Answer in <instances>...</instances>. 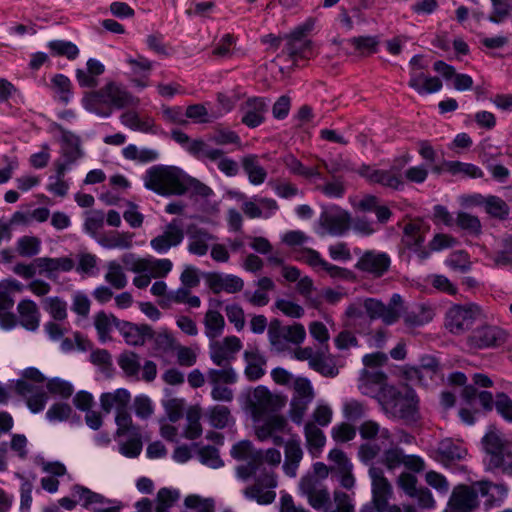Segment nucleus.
<instances>
[{
  "label": "nucleus",
  "mask_w": 512,
  "mask_h": 512,
  "mask_svg": "<svg viewBox=\"0 0 512 512\" xmlns=\"http://www.w3.org/2000/svg\"><path fill=\"white\" fill-rule=\"evenodd\" d=\"M284 405V399L272 394L266 387L258 386L254 389L249 399V408L256 422L255 435L259 441L271 440L276 446L285 443L282 435L290 434L291 427L283 415L275 414Z\"/></svg>",
  "instance_id": "1"
},
{
  "label": "nucleus",
  "mask_w": 512,
  "mask_h": 512,
  "mask_svg": "<svg viewBox=\"0 0 512 512\" xmlns=\"http://www.w3.org/2000/svg\"><path fill=\"white\" fill-rule=\"evenodd\" d=\"M377 399L388 418L402 420L406 425L416 424L420 419L418 396L407 386L400 389L384 385L380 388Z\"/></svg>",
  "instance_id": "2"
},
{
  "label": "nucleus",
  "mask_w": 512,
  "mask_h": 512,
  "mask_svg": "<svg viewBox=\"0 0 512 512\" xmlns=\"http://www.w3.org/2000/svg\"><path fill=\"white\" fill-rule=\"evenodd\" d=\"M82 101L86 110L104 118L112 114V108L137 107L140 102L139 98L116 82H109L99 90L87 93Z\"/></svg>",
  "instance_id": "3"
},
{
  "label": "nucleus",
  "mask_w": 512,
  "mask_h": 512,
  "mask_svg": "<svg viewBox=\"0 0 512 512\" xmlns=\"http://www.w3.org/2000/svg\"><path fill=\"white\" fill-rule=\"evenodd\" d=\"M144 186L161 196L184 195L185 173L176 166L154 165L143 176Z\"/></svg>",
  "instance_id": "4"
},
{
  "label": "nucleus",
  "mask_w": 512,
  "mask_h": 512,
  "mask_svg": "<svg viewBox=\"0 0 512 512\" xmlns=\"http://www.w3.org/2000/svg\"><path fill=\"white\" fill-rule=\"evenodd\" d=\"M46 377L35 367H28L21 372V378L15 381V392L26 398L28 408L32 413H39L48 401L43 389Z\"/></svg>",
  "instance_id": "5"
},
{
  "label": "nucleus",
  "mask_w": 512,
  "mask_h": 512,
  "mask_svg": "<svg viewBox=\"0 0 512 512\" xmlns=\"http://www.w3.org/2000/svg\"><path fill=\"white\" fill-rule=\"evenodd\" d=\"M410 159V155L406 154L395 159L389 169H374L369 165H362L357 172L372 184H379L385 188L398 191L404 188L402 169L410 162Z\"/></svg>",
  "instance_id": "6"
},
{
  "label": "nucleus",
  "mask_w": 512,
  "mask_h": 512,
  "mask_svg": "<svg viewBox=\"0 0 512 512\" xmlns=\"http://www.w3.org/2000/svg\"><path fill=\"white\" fill-rule=\"evenodd\" d=\"M51 129L60 133V157L54 162L60 173L68 171L85 156L81 137L65 129L61 124L53 123Z\"/></svg>",
  "instance_id": "7"
},
{
  "label": "nucleus",
  "mask_w": 512,
  "mask_h": 512,
  "mask_svg": "<svg viewBox=\"0 0 512 512\" xmlns=\"http://www.w3.org/2000/svg\"><path fill=\"white\" fill-rule=\"evenodd\" d=\"M483 443L490 455V467L501 469L504 474L512 476V442L499 432L491 431L484 436Z\"/></svg>",
  "instance_id": "8"
},
{
  "label": "nucleus",
  "mask_w": 512,
  "mask_h": 512,
  "mask_svg": "<svg viewBox=\"0 0 512 512\" xmlns=\"http://www.w3.org/2000/svg\"><path fill=\"white\" fill-rule=\"evenodd\" d=\"M359 434L362 439L368 440V442L361 444L358 449V457L365 464L373 461L381 452V447L377 443L370 442V440L378 437L382 441L392 443L390 430L381 427L380 424L374 420L363 421L359 426Z\"/></svg>",
  "instance_id": "9"
},
{
  "label": "nucleus",
  "mask_w": 512,
  "mask_h": 512,
  "mask_svg": "<svg viewBox=\"0 0 512 512\" xmlns=\"http://www.w3.org/2000/svg\"><path fill=\"white\" fill-rule=\"evenodd\" d=\"M306 338V331L302 324L294 323L283 326L278 319H274L268 326V339L272 349L276 352L288 350L289 344L300 345Z\"/></svg>",
  "instance_id": "10"
},
{
  "label": "nucleus",
  "mask_w": 512,
  "mask_h": 512,
  "mask_svg": "<svg viewBox=\"0 0 512 512\" xmlns=\"http://www.w3.org/2000/svg\"><path fill=\"white\" fill-rule=\"evenodd\" d=\"M311 29L312 25L306 23L285 36L286 42L282 48V54L286 55L293 64H296L299 59H309L313 56V44L307 38V33Z\"/></svg>",
  "instance_id": "11"
},
{
  "label": "nucleus",
  "mask_w": 512,
  "mask_h": 512,
  "mask_svg": "<svg viewBox=\"0 0 512 512\" xmlns=\"http://www.w3.org/2000/svg\"><path fill=\"white\" fill-rule=\"evenodd\" d=\"M277 484L275 473L263 468V471L256 475L254 484L246 487L243 493L246 498L255 500L260 505H268L276 498Z\"/></svg>",
  "instance_id": "12"
},
{
  "label": "nucleus",
  "mask_w": 512,
  "mask_h": 512,
  "mask_svg": "<svg viewBox=\"0 0 512 512\" xmlns=\"http://www.w3.org/2000/svg\"><path fill=\"white\" fill-rule=\"evenodd\" d=\"M192 156L198 160L216 162L218 169L228 177H234L239 172L238 163L224 155L222 149L213 148L206 142H198L191 149Z\"/></svg>",
  "instance_id": "13"
},
{
  "label": "nucleus",
  "mask_w": 512,
  "mask_h": 512,
  "mask_svg": "<svg viewBox=\"0 0 512 512\" xmlns=\"http://www.w3.org/2000/svg\"><path fill=\"white\" fill-rule=\"evenodd\" d=\"M479 314L475 304L453 305L446 312L445 326L453 334H461L469 330Z\"/></svg>",
  "instance_id": "14"
},
{
  "label": "nucleus",
  "mask_w": 512,
  "mask_h": 512,
  "mask_svg": "<svg viewBox=\"0 0 512 512\" xmlns=\"http://www.w3.org/2000/svg\"><path fill=\"white\" fill-rule=\"evenodd\" d=\"M318 234L320 236H341L350 225V214L338 206H333L320 214Z\"/></svg>",
  "instance_id": "15"
},
{
  "label": "nucleus",
  "mask_w": 512,
  "mask_h": 512,
  "mask_svg": "<svg viewBox=\"0 0 512 512\" xmlns=\"http://www.w3.org/2000/svg\"><path fill=\"white\" fill-rule=\"evenodd\" d=\"M73 493L82 502V506L92 512H121L124 507L121 501L106 498L81 485H75Z\"/></svg>",
  "instance_id": "16"
},
{
  "label": "nucleus",
  "mask_w": 512,
  "mask_h": 512,
  "mask_svg": "<svg viewBox=\"0 0 512 512\" xmlns=\"http://www.w3.org/2000/svg\"><path fill=\"white\" fill-rule=\"evenodd\" d=\"M241 348L242 342L237 336H227L221 341L216 339L210 340V359L217 366L230 365Z\"/></svg>",
  "instance_id": "17"
},
{
  "label": "nucleus",
  "mask_w": 512,
  "mask_h": 512,
  "mask_svg": "<svg viewBox=\"0 0 512 512\" xmlns=\"http://www.w3.org/2000/svg\"><path fill=\"white\" fill-rule=\"evenodd\" d=\"M369 476L372 482V502L378 512H385L390 506L388 501L393 494L392 486L379 466L371 465Z\"/></svg>",
  "instance_id": "18"
},
{
  "label": "nucleus",
  "mask_w": 512,
  "mask_h": 512,
  "mask_svg": "<svg viewBox=\"0 0 512 512\" xmlns=\"http://www.w3.org/2000/svg\"><path fill=\"white\" fill-rule=\"evenodd\" d=\"M390 265L391 259L387 253L368 250L360 256L355 268L371 274L375 278H380L389 270Z\"/></svg>",
  "instance_id": "19"
},
{
  "label": "nucleus",
  "mask_w": 512,
  "mask_h": 512,
  "mask_svg": "<svg viewBox=\"0 0 512 512\" xmlns=\"http://www.w3.org/2000/svg\"><path fill=\"white\" fill-rule=\"evenodd\" d=\"M479 505L476 490L467 485L454 487L445 512H471Z\"/></svg>",
  "instance_id": "20"
},
{
  "label": "nucleus",
  "mask_w": 512,
  "mask_h": 512,
  "mask_svg": "<svg viewBox=\"0 0 512 512\" xmlns=\"http://www.w3.org/2000/svg\"><path fill=\"white\" fill-rule=\"evenodd\" d=\"M184 239L182 223L178 219H173L166 225L162 234L156 236L150 241L151 247L159 254L168 252L172 247L178 246Z\"/></svg>",
  "instance_id": "21"
},
{
  "label": "nucleus",
  "mask_w": 512,
  "mask_h": 512,
  "mask_svg": "<svg viewBox=\"0 0 512 512\" xmlns=\"http://www.w3.org/2000/svg\"><path fill=\"white\" fill-rule=\"evenodd\" d=\"M241 121L249 128H255L261 125L265 120L267 103L264 98H248L241 106Z\"/></svg>",
  "instance_id": "22"
},
{
  "label": "nucleus",
  "mask_w": 512,
  "mask_h": 512,
  "mask_svg": "<svg viewBox=\"0 0 512 512\" xmlns=\"http://www.w3.org/2000/svg\"><path fill=\"white\" fill-rule=\"evenodd\" d=\"M467 456V449L459 442L450 438L441 440L435 451V459L444 466H450L462 461Z\"/></svg>",
  "instance_id": "23"
},
{
  "label": "nucleus",
  "mask_w": 512,
  "mask_h": 512,
  "mask_svg": "<svg viewBox=\"0 0 512 512\" xmlns=\"http://www.w3.org/2000/svg\"><path fill=\"white\" fill-rule=\"evenodd\" d=\"M38 274L45 275L48 279H56L59 272H70L75 267L72 258L64 256L59 258L39 257L35 259Z\"/></svg>",
  "instance_id": "24"
},
{
  "label": "nucleus",
  "mask_w": 512,
  "mask_h": 512,
  "mask_svg": "<svg viewBox=\"0 0 512 512\" xmlns=\"http://www.w3.org/2000/svg\"><path fill=\"white\" fill-rule=\"evenodd\" d=\"M117 329L123 336L125 342L132 346H141L146 339L153 337V330L146 324H133L127 321L117 322Z\"/></svg>",
  "instance_id": "25"
},
{
  "label": "nucleus",
  "mask_w": 512,
  "mask_h": 512,
  "mask_svg": "<svg viewBox=\"0 0 512 512\" xmlns=\"http://www.w3.org/2000/svg\"><path fill=\"white\" fill-rule=\"evenodd\" d=\"M206 281L213 293L218 294L221 291L227 293H237L244 287L243 280L235 275H223L221 273L212 272L206 275Z\"/></svg>",
  "instance_id": "26"
},
{
  "label": "nucleus",
  "mask_w": 512,
  "mask_h": 512,
  "mask_svg": "<svg viewBox=\"0 0 512 512\" xmlns=\"http://www.w3.org/2000/svg\"><path fill=\"white\" fill-rule=\"evenodd\" d=\"M470 339L475 347L486 348L503 343L506 333L497 326H483L477 328Z\"/></svg>",
  "instance_id": "27"
},
{
  "label": "nucleus",
  "mask_w": 512,
  "mask_h": 512,
  "mask_svg": "<svg viewBox=\"0 0 512 512\" xmlns=\"http://www.w3.org/2000/svg\"><path fill=\"white\" fill-rule=\"evenodd\" d=\"M131 401V394L125 388H118L113 392H105L100 396V406L105 413H110L112 410L115 413L129 408Z\"/></svg>",
  "instance_id": "28"
},
{
  "label": "nucleus",
  "mask_w": 512,
  "mask_h": 512,
  "mask_svg": "<svg viewBox=\"0 0 512 512\" xmlns=\"http://www.w3.org/2000/svg\"><path fill=\"white\" fill-rule=\"evenodd\" d=\"M285 459L282 465V469L290 478H294L297 475V470L303 459V449L299 439H291L285 443Z\"/></svg>",
  "instance_id": "29"
},
{
  "label": "nucleus",
  "mask_w": 512,
  "mask_h": 512,
  "mask_svg": "<svg viewBox=\"0 0 512 512\" xmlns=\"http://www.w3.org/2000/svg\"><path fill=\"white\" fill-rule=\"evenodd\" d=\"M19 323L29 331H36L40 325V311L37 304L31 299H23L17 305Z\"/></svg>",
  "instance_id": "30"
},
{
  "label": "nucleus",
  "mask_w": 512,
  "mask_h": 512,
  "mask_svg": "<svg viewBox=\"0 0 512 512\" xmlns=\"http://www.w3.org/2000/svg\"><path fill=\"white\" fill-rule=\"evenodd\" d=\"M188 237V251L198 256L205 255L209 248L208 242L216 239V237L210 234L206 229L196 226H190L188 228Z\"/></svg>",
  "instance_id": "31"
},
{
  "label": "nucleus",
  "mask_w": 512,
  "mask_h": 512,
  "mask_svg": "<svg viewBox=\"0 0 512 512\" xmlns=\"http://www.w3.org/2000/svg\"><path fill=\"white\" fill-rule=\"evenodd\" d=\"M304 436L309 453L313 458L319 457L326 443L324 432L314 422H307L304 425Z\"/></svg>",
  "instance_id": "32"
},
{
  "label": "nucleus",
  "mask_w": 512,
  "mask_h": 512,
  "mask_svg": "<svg viewBox=\"0 0 512 512\" xmlns=\"http://www.w3.org/2000/svg\"><path fill=\"white\" fill-rule=\"evenodd\" d=\"M14 306V299L7 287L0 283V326L4 329H11L16 326V316L11 312Z\"/></svg>",
  "instance_id": "33"
},
{
  "label": "nucleus",
  "mask_w": 512,
  "mask_h": 512,
  "mask_svg": "<svg viewBox=\"0 0 512 512\" xmlns=\"http://www.w3.org/2000/svg\"><path fill=\"white\" fill-rule=\"evenodd\" d=\"M134 234L130 232L112 231L107 235H100L97 243L105 249H130Z\"/></svg>",
  "instance_id": "34"
},
{
  "label": "nucleus",
  "mask_w": 512,
  "mask_h": 512,
  "mask_svg": "<svg viewBox=\"0 0 512 512\" xmlns=\"http://www.w3.org/2000/svg\"><path fill=\"white\" fill-rule=\"evenodd\" d=\"M427 227L421 221L409 222L403 231V242L409 248H419L425 241Z\"/></svg>",
  "instance_id": "35"
},
{
  "label": "nucleus",
  "mask_w": 512,
  "mask_h": 512,
  "mask_svg": "<svg viewBox=\"0 0 512 512\" xmlns=\"http://www.w3.org/2000/svg\"><path fill=\"white\" fill-rule=\"evenodd\" d=\"M242 167L253 185H260L265 182L267 172L258 161L257 155L249 154L242 158Z\"/></svg>",
  "instance_id": "36"
},
{
  "label": "nucleus",
  "mask_w": 512,
  "mask_h": 512,
  "mask_svg": "<svg viewBox=\"0 0 512 512\" xmlns=\"http://www.w3.org/2000/svg\"><path fill=\"white\" fill-rule=\"evenodd\" d=\"M385 380L386 375L380 369L364 368L360 373L358 388L364 395H370L373 391V386L381 385L383 387Z\"/></svg>",
  "instance_id": "37"
},
{
  "label": "nucleus",
  "mask_w": 512,
  "mask_h": 512,
  "mask_svg": "<svg viewBox=\"0 0 512 512\" xmlns=\"http://www.w3.org/2000/svg\"><path fill=\"white\" fill-rule=\"evenodd\" d=\"M104 279L112 288L116 290H122L128 284V278L124 268L116 260L107 262Z\"/></svg>",
  "instance_id": "38"
},
{
  "label": "nucleus",
  "mask_w": 512,
  "mask_h": 512,
  "mask_svg": "<svg viewBox=\"0 0 512 512\" xmlns=\"http://www.w3.org/2000/svg\"><path fill=\"white\" fill-rule=\"evenodd\" d=\"M402 316L407 327H419L432 320L433 312L423 305H416L409 311L404 308Z\"/></svg>",
  "instance_id": "39"
},
{
  "label": "nucleus",
  "mask_w": 512,
  "mask_h": 512,
  "mask_svg": "<svg viewBox=\"0 0 512 512\" xmlns=\"http://www.w3.org/2000/svg\"><path fill=\"white\" fill-rule=\"evenodd\" d=\"M117 322H121V320L117 319L112 314H107L104 311L96 313L94 316V325L101 342H106L110 339V333L113 327L117 328Z\"/></svg>",
  "instance_id": "40"
},
{
  "label": "nucleus",
  "mask_w": 512,
  "mask_h": 512,
  "mask_svg": "<svg viewBox=\"0 0 512 512\" xmlns=\"http://www.w3.org/2000/svg\"><path fill=\"white\" fill-rule=\"evenodd\" d=\"M205 335L210 339H216L224 330L225 320L220 312L209 309L204 317Z\"/></svg>",
  "instance_id": "41"
},
{
  "label": "nucleus",
  "mask_w": 512,
  "mask_h": 512,
  "mask_svg": "<svg viewBox=\"0 0 512 512\" xmlns=\"http://www.w3.org/2000/svg\"><path fill=\"white\" fill-rule=\"evenodd\" d=\"M402 312H404L402 297L399 294H393L389 303L384 304L383 312L380 314L381 320L386 325L394 324L402 316Z\"/></svg>",
  "instance_id": "42"
},
{
  "label": "nucleus",
  "mask_w": 512,
  "mask_h": 512,
  "mask_svg": "<svg viewBox=\"0 0 512 512\" xmlns=\"http://www.w3.org/2000/svg\"><path fill=\"white\" fill-rule=\"evenodd\" d=\"M367 412L368 407L364 402L356 399H348L343 402L342 414L344 419L349 423L364 419Z\"/></svg>",
  "instance_id": "43"
},
{
  "label": "nucleus",
  "mask_w": 512,
  "mask_h": 512,
  "mask_svg": "<svg viewBox=\"0 0 512 512\" xmlns=\"http://www.w3.org/2000/svg\"><path fill=\"white\" fill-rule=\"evenodd\" d=\"M282 162L290 173L294 175H299L307 179L312 177L322 179V175L317 168L305 167L293 154L284 156Z\"/></svg>",
  "instance_id": "44"
},
{
  "label": "nucleus",
  "mask_w": 512,
  "mask_h": 512,
  "mask_svg": "<svg viewBox=\"0 0 512 512\" xmlns=\"http://www.w3.org/2000/svg\"><path fill=\"white\" fill-rule=\"evenodd\" d=\"M414 373L420 381L425 377H429L432 381H437L441 378L439 363L432 356L422 357L419 366L414 369Z\"/></svg>",
  "instance_id": "45"
},
{
  "label": "nucleus",
  "mask_w": 512,
  "mask_h": 512,
  "mask_svg": "<svg viewBox=\"0 0 512 512\" xmlns=\"http://www.w3.org/2000/svg\"><path fill=\"white\" fill-rule=\"evenodd\" d=\"M43 308L55 321L67 318V302L58 296L47 297L42 300Z\"/></svg>",
  "instance_id": "46"
},
{
  "label": "nucleus",
  "mask_w": 512,
  "mask_h": 512,
  "mask_svg": "<svg viewBox=\"0 0 512 512\" xmlns=\"http://www.w3.org/2000/svg\"><path fill=\"white\" fill-rule=\"evenodd\" d=\"M221 369H209L207 379L211 385L234 384L237 381V374L231 365L220 366Z\"/></svg>",
  "instance_id": "47"
},
{
  "label": "nucleus",
  "mask_w": 512,
  "mask_h": 512,
  "mask_svg": "<svg viewBox=\"0 0 512 512\" xmlns=\"http://www.w3.org/2000/svg\"><path fill=\"white\" fill-rule=\"evenodd\" d=\"M206 416L210 425L217 429H223L228 426L231 419L230 410L224 405L210 407L206 412Z\"/></svg>",
  "instance_id": "48"
},
{
  "label": "nucleus",
  "mask_w": 512,
  "mask_h": 512,
  "mask_svg": "<svg viewBox=\"0 0 512 512\" xmlns=\"http://www.w3.org/2000/svg\"><path fill=\"white\" fill-rule=\"evenodd\" d=\"M445 169L452 175L462 174L471 178H480L483 176L482 170L471 163H464L460 161H446L444 163Z\"/></svg>",
  "instance_id": "49"
},
{
  "label": "nucleus",
  "mask_w": 512,
  "mask_h": 512,
  "mask_svg": "<svg viewBox=\"0 0 512 512\" xmlns=\"http://www.w3.org/2000/svg\"><path fill=\"white\" fill-rule=\"evenodd\" d=\"M115 423L117 425L116 434L118 436H123L126 434L138 435L140 432L139 427L133 424L129 408H125L124 410L118 411V413H116Z\"/></svg>",
  "instance_id": "50"
},
{
  "label": "nucleus",
  "mask_w": 512,
  "mask_h": 512,
  "mask_svg": "<svg viewBox=\"0 0 512 512\" xmlns=\"http://www.w3.org/2000/svg\"><path fill=\"white\" fill-rule=\"evenodd\" d=\"M117 362L127 377L138 378L141 365L136 353L123 352L119 355Z\"/></svg>",
  "instance_id": "51"
},
{
  "label": "nucleus",
  "mask_w": 512,
  "mask_h": 512,
  "mask_svg": "<svg viewBox=\"0 0 512 512\" xmlns=\"http://www.w3.org/2000/svg\"><path fill=\"white\" fill-rule=\"evenodd\" d=\"M310 368L325 377H336L339 369L332 359H327L323 353H317L314 360H311Z\"/></svg>",
  "instance_id": "52"
},
{
  "label": "nucleus",
  "mask_w": 512,
  "mask_h": 512,
  "mask_svg": "<svg viewBox=\"0 0 512 512\" xmlns=\"http://www.w3.org/2000/svg\"><path fill=\"white\" fill-rule=\"evenodd\" d=\"M293 396L291 399L302 400L311 402L315 397L312 384L309 379L305 377H297L293 381Z\"/></svg>",
  "instance_id": "53"
},
{
  "label": "nucleus",
  "mask_w": 512,
  "mask_h": 512,
  "mask_svg": "<svg viewBox=\"0 0 512 512\" xmlns=\"http://www.w3.org/2000/svg\"><path fill=\"white\" fill-rule=\"evenodd\" d=\"M41 241L35 236H23L17 240L16 250L22 257H33L40 252Z\"/></svg>",
  "instance_id": "54"
},
{
  "label": "nucleus",
  "mask_w": 512,
  "mask_h": 512,
  "mask_svg": "<svg viewBox=\"0 0 512 512\" xmlns=\"http://www.w3.org/2000/svg\"><path fill=\"white\" fill-rule=\"evenodd\" d=\"M48 47L54 55L64 56L68 60H74L79 55L78 47L70 41L53 40L48 43Z\"/></svg>",
  "instance_id": "55"
},
{
  "label": "nucleus",
  "mask_w": 512,
  "mask_h": 512,
  "mask_svg": "<svg viewBox=\"0 0 512 512\" xmlns=\"http://www.w3.org/2000/svg\"><path fill=\"white\" fill-rule=\"evenodd\" d=\"M105 214L101 210H91L86 212L84 230L97 240L98 232L104 226Z\"/></svg>",
  "instance_id": "56"
},
{
  "label": "nucleus",
  "mask_w": 512,
  "mask_h": 512,
  "mask_svg": "<svg viewBox=\"0 0 512 512\" xmlns=\"http://www.w3.org/2000/svg\"><path fill=\"white\" fill-rule=\"evenodd\" d=\"M484 203L486 212L492 217L499 218L501 220L508 217L510 212L509 206L503 199L497 196H488Z\"/></svg>",
  "instance_id": "57"
},
{
  "label": "nucleus",
  "mask_w": 512,
  "mask_h": 512,
  "mask_svg": "<svg viewBox=\"0 0 512 512\" xmlns=\"http://www.w3.org/2000/svg\"><path fill=\"white\" fill-rule=\"evenodd\" d=\"M78 264L76 271L88 276H94L97 273L98 258L89 252H81L77 254Z\"/></svg>",
  "instance_id": "58"
},
{
  "label": "nucleus",
  "mask_w": 512,
  "mask_h": 512,
  "mask_svg": "<svg viewBox=\"0 0 512 512\" xmlns=\"http://www.w3.org/2000/svg\"><path fill=\"white\" fill-rule=\"evenodd\" d=\"M200 412L196 409H191L187 413V424L184 430V437L190 440L197 439L202 434V426L200 423Z\"/></svg>",
  "instance_id": "59"
},
{
  "label": "nucleus",
  "mask_w": 512,
  "mask_h": 512,
  "mask_svg": "<svg viewBox=\"0 0 512 512\" xmlns=\"http://www.w3.org/2000/svg\"><path fill=\"white\" fill-rule=\"evenodd\" d=\"M325 488L326 486L322 483V481L310 474L304 475L299 482V491L307 499L311 498L318 492H321V490Z\"/></svg>",
  "instance_id": "60"
},
{
  "label": "nucleus",
  "mask_w": 512,
  "mask_h": 512,
  "mask_svg": "<svg viewBox=\"0 0 512 512\" xmlns=\"http://www.w3.org/2000/svg\"><path fill=\"white\" fill-rule=\"evenodd\" d=\"M445 263L452 270L460 273H466L471 269L469 255L463 250L452 252Z\"/></svg>",
  "instance_id": "61"
},
{
  "label": "nucleus",
  "mask_w": 512,
  "mask_h": 512,
  "mask_svg": "<svg viewBox=\"0 0 512 512\" xmlns=\"http://www.w3.org/2000/svg\"><path fill=\"white\" fill-rule=\"evenodd\" d=\"M296 259L303 261L316 271L322 270L326 265V260L321 257L320 253L311 248H302L297 251Z\"/></svg>",
  "instance_id": "62"
},
{
  "label": "nucleus",
  "mask_w": 512,
  "mask_h": 512,
  "mask_svg": "<svg viewBox=\"0 0 512 512\" xmlns=\"http://www.w3.org/2000/svg\"><path fill=\"white\" fill-rule=\"evenodd\" d=\"M179 499V492L161 488L157 492L155 512H166Z\"/></svg>",
  "instance_id": "63"
},
{
  "label": "nucleus",
  "mask_w": 512,
  "mask_h": 512,
  "mask_svg": "<svg viewBox=\"0 0 512 512\" xmlns=\"http://www.w3.org/2000/svg\"><path fill=\"white\" fill-rule=\"evenodd\" d=\"M46 388L49 393L59 396L63 399L69 398L73 392V385L61 378L55 377L47 381Z\"/></svg>",
  "instance_id": "64"
}]
</instances>
